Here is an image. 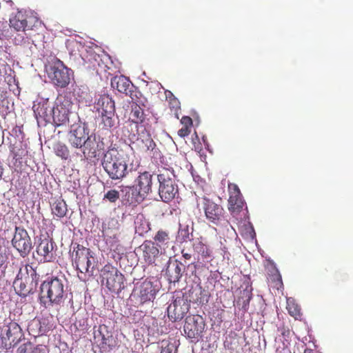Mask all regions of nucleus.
Instances as JSON below:
<instances>
[{
	"mask_svg": "<svg viewBox=\"0 0 353 353\" xmlns=\"http://www.w3.org/2000/svg\"><path fill=\"white\" fill-rule=\"evenodd\" d=\"M89 61L91 62L92 67L94 70H96L97 72H105L108 74H112L111 67L108 65V62L112 63L109 57H101L99 54L92 52L89 53Z\"/></svg>",
	"mask_w": 353,
	"mask_h": 353,
	"instance_id": "21",
	"label": "nucleus"
},
{
	"mask_svg": "<svg viewBox=\"0 0 353 353\" xmlns=\"http://www.w3.org/2000/svg\"><path fill=\"white\" fill-rule=\"evenodd\" d=\"M53 149L56 155L62 159L66 160L70 157V150L68 146L63 143H57L54 144Z\"/></svg>",
	"mask_w": 353,
	"mask_h": 353,
	"instance_id": "37",
	"label": "nucleus"
},
{
	"mask_svg": "<svg viewBox=\"0 0 353 353\" xmlns=\"http://www.w3.org/2000/svg\"><path fill=\"white\" fill-rule=\"evenodd\" d=\"M188 303H196L199 305H203L208 303L210 294L209 291L203 288L201 284L192 285L190 288L183 294Z\"/></svg>",
	"mask_w": 353,
	"mask_h": 353,
	"instance_id": "14",
	"label": "nucleus"
},
{
	"mask_svg": "<svg viewBox=\"0 0 353 353\" xmlns=\"http://www.w3.org/2000/svg\"><path fill=\"white\" fill-rule=\"evenodd\" d=\"M181 254L183 257L186 260H190L192 258V255L190 253L185 252V250H182Z\"/></svg>",
	"mask_w": 353,
	"mask_h": 353,
	"instance_id": "50",
	"label": "nucleus"
},
{
	"mask_svg": "<svg viewBox=\"0 0 353 353\" xmlns=\"http://www.w3.org/2000/svg\"><path fill=\"white\" fill-rule=\"evenodd\" d=\"M39 276L29 264L22 265L13 282L14 289L17 294L26 297L34 293L37 289Z\"/></svg>",
	"mask_w": 353,
	"mask_h": 353,
	"instance_id": "2",
	"label": "nucleus"
},
{
	"mask_svg": "<svg viewBox=\"0 0 353 353\" xmlns=\"http://www.w3.org/2000/svg\"><path fill=\"white\" fill-rule=\"evenodd\" d=\"M101 283L113 292L119 293L124 288L123 274L110 263L105 264L100 271Z\"/></svg>",
	"mask_w": 353,
	"mask_h": 353,
	"instance_id": "7",
	"label": "nucleus"
},
{
	"mask_svg": "<svg viewBox=\"0 0 353 353\" xmlns=\"http://www.w3.org/2000/svg\"><path fill=\"white\" fill-rule=\"evenodd\" d=\"M94 338L103 351L112 350L117 345L116 340L108 330V326L104 324L100 325L97 330L94 331Z\"/></svg>",
	"mask_w": 353,
	"mask_h": 353,
	"instance_id": "15",
	"label": "nucleus"
},
{
	"mask_svg": "<svg viewBox=\"0 0 353 353\" xmlns=\"http://www.w3.org/2000/svg\"><path fill=\"white\" fill-rule=\"evenodd\" d=\"M157 290L150 281H144L139 287V298L141 304L152 301L156 296Z\"/></svg>",
	"mask_w": 353,
	"mask_h": 353,
	"instance_id": "23",
	"label": "nucleus"
},
{
	"mask_svg": "<svg viewBox=\"0 0 353 353\" xmlns=\"http://www.w3.org/2000/svg\"><path fill=\"white\" fill-rule=\"evenodd\" d=\"M80 149L85 159H92L99 156V152L104 150V143L99 136L92 133L87 137Z\"/></svg>",
	"mask_w": 353,
	"mask_h": 353,
	"instance_id": "12",
	"label": "nucleus"
},
{
	"mask_svg": "<svg viewBox=\"0 0 353 353\" xmlns=\"http://www.w3.org/2000/svg\"><path fill=\"white\" fill-rule=\"evenodd\" d=\"M177 347L170 340H162L160 353H177Z\"/></svg>",
	"mask_w": 353,
	"mask_h": 353,
	"instance_id": "40",
	"label": "nucleus"
},
{
	"mask_svg": "<svg viewBox=\"0 0 353 353\" xmlns=\"http://www.w3.org/2000/svg\"><path fill=\"white\" fill-rule=\"evenodd\" d=\"M287 310L290 315L293 316L295 319L298 320L301 319L302 313L301 307L294 301H288Z\"/></svg>",
	"mask_w": 353,
	"mask_h": 353,
	"instance_id": "36",
	"label": "nucleus"
},
{
	"mask_svg": "<svg viewBox=\"0 0 353 353\" xmlns=\"http://www.w3.org/2000/svg\"><path fill=\"white\" fill-rule=\"evenodd\" d=\"M152 241L159 248L161 253L165 252V249L170 245L171 243L169 232L159 230L153 237Z\"/></svg>",
	"mask_w": 353,
	"mask_h": 353,
	"instance_id": "31",
	"label": "nucleus"
},
{
	"mask_svg": "<svg viewBox=\"0 0 353 353\" xmlns=\"http://www.w3.org/2000/svg\"><path fill=\"white\" fill-rule=\"evenodd\" d=\"M169 103L171 108L175 109L176 110L180 108V103L175 97L171 99Z\"/></svg>",
	"mask_w": 353,
	"mask_h": 353,
	"instance_id": "47",
	"label": "nucleus"
},
{
	"mask_svg": "<svg viewBox=\"0 0 353 353\" xmlns=\"http://www.w3.org/2000/svg\"><path fill=\"white\" fill-rule=\"evenodd\" d=\"M158 164V174H160L161 172V170H166V171H170L171 172H174V169L172 167V165L168 163V160L166 159V157H160V160H159V162L157 163Z\"/></svg>",
	"mask_w": 353,
	"mask_h": 353,
	"instance_id": "41",
	"label": "nucleus"
},
{
	"mask_svg": "<svg viewBox=\"0 0 353 353\" xmlns=\"http://www.w3.org/2000/svg\"><path fill=\"white\" fill-rule=\"evenodd\" d=\"M160 174H157L159 181V195L165 203L172 201L178 194V185L176 182L174 172L169 170H161Z\"/></svg>",
	"mask_w": 353,
	"mask_h": 353,
	"instance_id": "6",
	"label": "nucleus"
},
{
	"mask_svg": "<svg viewBox=\"0 0 353 353\" xmlns=\"http://www.w3.org/2000/svg\"><path fill=\"white\" fill-rule=\"evenodd\" d=\"M150 230V225L143 217H137L135 221V231L140 236H143Z\"/></svg>",
	"mask_w": 353,
	"mask_h": 353,
	"instance_id": "35",
	"label": "nucleus"
},
{
	"mask_svg": "<svg viewBox=\"0 0 353 353\" xmlns=\"http://www.w3.org/2000/svg\"><path fill=\"white\" fill-rule=\"evenodd\" d=\"M144 262L148 265H155L161 250L152 240H145L139 246Z\"/></svg>",
	"mask_w": 353,
	"mask_h": 353,
	"instance_id": "18",
	"label": "nucleus"
},
{
	"mask_svg": "<svg viewBox=\"0 0 353 353\" xmlns=\"http://www.w3.org/2000/svg\"><path fill=\"white\" fill-rule=\"evenodd\" d=\"M130 146L124 148L110 146L104 152L101 165L112 180H122L128 174Z\"/></svg>",
	"mask_w": 353,
	"mask_h": 353,
	"instance_id": "1",
	"label": "nucleus"
},
{
	"mask_svg": "<svg viewBox=\"0 0 353 353\" xmlns=\"http://www.w3.org/2000/svg\"><path fill=\"white\" fill-rule=\"evenodd\" d=\"M203 210L206 219L212 223L227 227L230 225L225 216L223 208L209 198H203Z\"/></svg>",
	"mask_w": 353,
	"mask_h": 353,
	"instance_id": "8",
	"label": "nucleus"
},
{
	"mask_svg": "<svg viewBox=\"0 0 353 353\" xmlns=\"http://www.w3.org/2000/svg\"><path fill=\"white\" fill-rule=\"evenodd\" d=\"M130 119L135 124L141 123L145 119L143 110L135 102L131 104Z\"/></svg>",
	"mask_w": 353,
	"mask_h": 353,
	"instance_id": "34",
	"label": "nucleus"
},
{
	"mask_svg": "<svg viewBox=\"0 0 353 353\" xmlns=\"http://www.w3.org/2000/svg\"><path fill=\"white\" fill-rule=\"evenodd\" d=\"M33 111L38 123H49L52 119V105L48 99L33 105Z\"/></svg>",
	"mask_w": 353,
	"mask_h": 353,
	"instance_id": "20",
	"label": "nucleus"
},
{
	"mask_svg": "<svg viewBox=\"0 0 353 353\" xmlns=\"http://www.w3.org/2000/svg\"><path fill=\"white\" fill-rule=\"evenodd\" d=\"M73 105L70 94H60L52 106V119L56 126H61L69 122V114Z\"/></svg>",
	"mask_w": 353,
	"mask_h": 353,
	"instance_id": "5",
	"label": "nucleus"
},
{
	"mask_svg": "<svg viewBox=\"0 0 353 353\" xmlns=\"http://www.w3.org/2000/svg\"><path fill=\"white\" fill-rule=\"evenodd\" d=\"M38 23V20L32 17L28 16L22 11H18L14 16L10 19V25L11 28H14L16 31L25 32L27 30H32L35 26V23Z\"/></svg>",
	"mask_w": 353,
	"mask_h": 353,
	"instance_id": "16",
	"label": "nucleus"
},
{
	"mask_svg": "<svg viewBox=\"0 0 353 353\" xmlns=\"http://www.w3.org/2000/svg\"><path fill=\"white\" fill-rule=\"evenodd\" d=\"M34 347L31 343L22 344L18 347L17 353H32Z\"/></svg>",
	"mask_w": 353,
	"mask_h": 353,
	"instance_id": "44",
	"label": "nucleus"
},
{
	"mask_svg": "<svg viewBox=\"0 0 353 353\" xmlns=\"http://www.w3.org/2000/svg\"><path fill=\"white\" fill-rule=\"evenodd\" d=\"M193 250L203 259H209L213 256V250L203 237L198 238L192 244Z\"/></svg>",
	"mask_w": 353,
	"mask_h": 353,
	"instance_id": "28",
	"label": "nucleus"
},
{
	"mask_svg": "<svg viewBox=\"0 0 353 353\" xmlns=\"http://www.w3.org/2000/svg\"><path fill=\"white\" fill-rule=\"evenodd\" d=\"M178 238L182 242H186L190 239V231L188 226L180 228L178 231Z\"/></svg>",
	"mask_w": 353,
	"mask_h": 353,
	"instance_id": "43",
	"label": "nucleus"
},
{
	"mask_svg": "<svg viewBox=\"0 0 353 353\" xmlns=\"http://www.w3.org/2000/svg\"><path fill=\"white\" fill-rule=\"evenodd\" d=\"M89 129L85 123L73 124L68 133V143L71 147L79 149L89 135Z\"/></svg>",
	"mask_w": 353,
	"mask_h": 353,
	"instance_id": "13",
	"label": "nucleus"
},
{
	"mask_svg": "<svg viewBox=\"0 0 353 353\" xmlns=\"http://www.w3.org/2000/svg\"><path fill=\"white\" fill-rule=\"evenodd\" d=\"M134 146L139 152L148 153L154 152L156 143L148 132L141 134L134 143Z\"/></svg>",
	"mask_w": 353,
	"mask_h": 353,
	"instance_id": "24",
	"label": "nucleus"
},
{
	"mask_svg": "<svg viewBox=\"0 0 353 353\" xmlns=\"http://www.w3.org/2000/svg\"><path fill=\"white\" fill-rule=\"evenodd\" d=\"M50 207L52 214L57 218L64 217L68 212V205L65 201L61 197L51 203Z\"/></svg>",
	"mask_w": 353,
	"mask_h": 353,
	"instance_id": "32",
	"label": "nucleus"
},
{
	"mask_svg": "<svg viewBox=\"0 0 353 353\" xmlns=\"http://www.w3.org/2000/svg\"><path fill=\"white\" fill-rule=\"evenodd\" d=\"M94 108L99 114L111 113L115 110L114 101L109 94H103L97 99Z\"/></svg>",
	"mask_w": 353,
	"mask_h": 353,
	"instance_id": "27",
	"label": "nucleus"
},
{
	"mask_svg": "<svg viewBox=\"0 0 353 353\" xmlns=\"http://www.w3.org/2000/svg\"><path fill=\"white\" fill-rule=\"evenodd\" d=\"M12 37L10 23L6 21H0V39H8Z\"/></svg>",
	"mask_w": 353,
	"mask_h": 353,
	"instance_id": "39",
	"label": "nucleus"
},
{
	"mask_svg": "<svg viewBox=\"0 0 353 353\" xmlns=\"http://www.w3.org/2000/svg\"><path fill=\"white\" fill-rule=\"evenodd\" d=\"M111 86L118 92L128 95L131 92L132 83L129 78L123 76H115L111 79Z\"/></svg>",
	"mask_w": 353,
	"mask_h": 353,
	"instance_id": "26",
	"label": "nucleus"
},
{
	"mask_svg": "<svg viewBox=\"0 0 353 353\" xmlns=\"http://www.w3.org/2000/svg\"><path fill=\"white\" fill-rule=\"evenodd\" d=\"M201 319L199 316H189L186 317L184 325V331L188 336L192 338L201 332V327L199 326L198 320Z\"/></svg>",
	"mask_w": 353,
	"mask_h": 353,
	"instance_id": "30",
	"label": "nucleus"
},
{
	"mask_svg": "<svg viewBox=\"0 0 353 353\" xmlns=\"http://www.w3.org/2000/svg\"><path fill=\"white\" fill-rule=\"evenodd\" d=\"M190 308V305L187 299L183 295H176L167 308L168 316L172 322L179 321L184 318Z\"/></svg>",
	"mask_w": 353,
	"mask_h": 353,
	"instance_id": "11",
	"label": "nucleus"
},
{
	"mask_svg": "<svg viewBox=\"0 0 353 353\" xmlns=\"http://www.w3.org/2000/svg\"><path fill=\"white\" fill-rule=\"evenodd\" d=\"M11 243L13 248L23 258L28 256L32 249L31 238L27 230L23 227H15Z\"/></svg>",
	"mask_w": 353,
	"mask_h": 353,
	"instance_id": "10",
	"label": "nucleus"
},
{
	"mask_svg": "<svg viewBox=\"0 0 353 353\" xmlns=\"http://www.w3.org/2000/svg\"><path fill=\"white\" fill-rule=\"evenodd\" d=\"M229 199L228 210L233 214H239L245 205L242 194L238 185L230 183L228 184Z\"/></svg>",
	"mask_w": 353,
	"mask_h": 353,
	"instance_id": "17",
	"label": "nucleus"
},
{
	"mask_svg": "<svg viewBox=\"0 0 353 353\" xmlns=\"http://www.w3.org/2000/svg\"><path fill=\"white\" fill-rule=\"evenodd\" d=\"M192 127H188V126H183L180 130L178 131V134L181 137H185L189 135V134L191 132Z\"/></svg>",
	"mask_w": 353,
	"mask_h": 353,
	"instance_id": "45",
	"label": "nucleus"
},
{
	"mask_svg": "<svg viewBox=\"0 0 353 353\" xmlns=\"http://www.w3.org/2000/svg\"><path fill=\"white\" fill-rule=\"evenodd\" d=\"M64 279L57 276L48 278L41 285L40 300L46 296L51 304L60 305L64 296Z\"/></svg>",
	"mask_w": 353,
	"mask_h": 353,
	"instance_id": "3",
	"label": "nucleus"
},
{
	"mask_svg": "<svg viewBox=\"0 0 353 353\" xmlns=\"http://www.w3.org/2000/svg\"><path fill=\"white\" fill-rule=\"evenodd\" d=\"M119 199V192L116 190H110L108 191L103 196V199H107L111 203L116 202Z\"/></svg>",
	"mask_w": 353,
	"mask_h": 353,
	"instance_id": "42",
	"label": "nucleus"
},
{
	"mask_svg": "<svg viewBox=\"0 0 353 353\" xmlns=\"http://www.w3.org/2000/svg\"><path fill=\"white\" fill-rule=\"evenodd\" d=\"M184 265L178 260L170 262L165 270V275L170 283L179 282L182 276Z\"/></svg>",
	"mask_w": 353,
	"mask_h": 353,
	"instance_id": "25",
	"label": "nucleus"
},
{
	"mask_svg": "<svg viewBox=\"0 0 353 353\" xmlns=\"http://www.w3.org/2000/svg\"><path fill=\"white\" fill-rule=\"evenodd\" d=\"M21 329L19 324L16 322L12 321L8 323L5 330V335L3 334V339H8L10 340L12 339V342H14V341L18 338V336L21 334Z\"/></svg>",
	"mask_w": 353,
	"mask_h": 353,
	"instance_id": "33",
	"label": "nucleus"
},
{
	"mask_svg": "<svg viewBox=\"0 0 353 353\" xmlns=\"http://www.w3.org/2000/svg\"><path fill=\"white\" fill-rule=\"evenodd\" d=\"M114 114H115V110H112L111 113L104 112L99 114L101 121L103 125L105 128H112L115 124V119H114Z\"/></svg>",
	"mask_w": 353,
	"mask_h": 353,
	"instance_id": "38",
	"label": "nucleus"
},
{
	"mask_svg": "<svg viewBox=\"0 0 353 353\" xmlns=\"http://www.w3.org/2000/svg\"><path fill=\"white\" fill-rule=\"evenodd\" d=\"M145 195H142L141 192L134 185L127 187L124 195V201L128 205H136L143 201Z\"/></svg>",
	"mask_w": 353,
	"mask_h": 353,
	"instance_id": "29",
	"label": "nucleus"
},
{
	"mask_svg": "<svg viewBox=\"0 0 353 353\" xmlns=\"http://www.w3.org/2000/svg\"><path fill=\"white\" fill-rule=\"evenodd\" d=\"M53 241L48 238L40 239L36 248V252L39 256L38 260L43 262H51L55 257L53 254Z\"/></svg>",
	"mask_w": 353,
	"mask_h": 353,
	"instance_id": "19",
	"label": "nucleus"
},
{
	"mask_svg": "<svg viewBox=\"0 0 353 353\" xmlns=\"http://www.w3.org/2000/svg\"><path fill=\"white\" fill-rule=\"evenodd\" d=\"M152 174L148 171L139 173L134 181V186L142 194L148 195L152 191Z\"/></svg>",
	"mask_w": 353,
	"mask_h": 353,
	"instance_id": "22",
	"label": "nucleus"
},
{
	"mask_svg": "<svg viewBox=\"0 0 353 353\" xmlns=\"http://www.w3.org/2000/svg\"><path fill=\"white\" fill-rule=\"evenodd\" d=\"M17 36L19 37L17 38V37H15L14 38V39H13L14 43L16 45L20 44L23 41V39H24V37L23 36H21L20 34H18Z\"/></svg>",
	"mask_w": 353,
	"mask_h": 353,
	"instance_id": "49",
	"label": "nucleus"
},
{
	"mask_svg": "<svg viewBox=\"0 0 353 353\" xmlns=\"http://www.w3.org/2000/svg\"><path fill=\"white\" fill-rule=\"evenodd\" d=\"M32 353H48L46 347L43 345H36Z\"/></svg>",
	"mask_w": 353,
	"mask_h": 353,
	"instance_id": "48",
	"label": "nucleus"
},
{
	"mask_svg": "<svg viewBox=\"0 0 353 353\" xmlns=\"http://www.w3.org/2000/svg\"><path fill=\"white\" fill-rule=\"evenodd\" d=\"M278 281H279L280 283H282V282H281V277L280 274H278Z\"/></svg>",
	"mask_w": 353,
	"mask_h": 353,
	"instance_id": "53",
	"label": "nucleus"
},
{
	"mask_svg": "<svg viewBox=\"0 0 353 353\" xmlns=\"http://www.w3.org/2000/svg\"><path fill=\"white\" fill-rule=\"evenodd\" d=\"M70 71L62 61L57 60L49 68L48 76L55 86L63 88L70 83Z\"/></svg>",
	"mask_w": 353,
	"mask_h": 353,
	"instance_id": "9",
	"label": "nucleus"
},
{
	"mask_svg": "<svg viewBox=\"0 0 353 353\" xmlns=\"http://www.w3.org/2000/svg\"><path fill=\"white\" fill-rule=\"evenodd\" d=\"M304 353H319L317 351L313 350L312 349H306L304 351Z\"/></svg>",
	"mask_w": 353,
	"mask_h": 353,
	"instance_id": "51",
	"label": "nucleus"
},
{
	"mask_svg": "<svg viewBox=\"0 0 353 353\" xmlns=\"http://www.w3.org/2000/svg\"><path fill=\"white\" fill-rule=\"evenodd\" d=\"M183 126L192 127V120L190 117L183 116L181 119Z\"/></svg>",
	"mask_w": 353,
	"mask_h": 353,
	"instance_id": "46",
	"label": "nucleus"
},
{
	"mask_svg": "<svg viewBox=\"0 0 353 353\" xmlns=\"http://www.w3.org/2000/svg\"><path fill=\"white\" fill-rule=\"evenodd\" d=\"M72 265L79 272L89 275L93 274L95 259L89 248L78 244L72 252Z\"/></svg>",
	"mask_w": 353,
	"mask_h": 353,
	"instance_id": "4",
	"label": "nucleus"
},
{
	"mask_svg": "<svg viewBox=\"0 0 353 353\" xmlns=\"http://www.w3.org/2000/svg\"><path fill=\"white\" fill-rule=\"evenodd\" d=\"M247 294H248V303L252 298V296H251V294H249V292H247Z\"/></svg>",
	"mask_w": 353,
	"mask_h": 353,
	"instance_id": "52",
	"label": "nucleus"
}]
</instances>
